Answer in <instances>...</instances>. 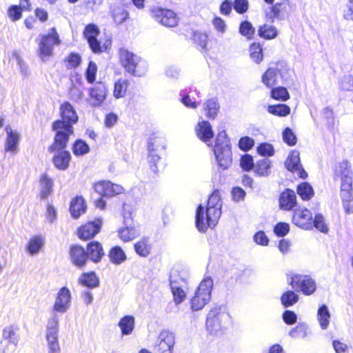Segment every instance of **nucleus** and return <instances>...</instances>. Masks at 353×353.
Masks as SVG:
<instances>
[{
    "label": "nucleus",
    "mask_w": 353,
    "mask_h": 353,
    "mask_svg": "<svg viewBox=\"0 0 353 353\" xmlns=\"http://www.w3.org/2000/svg\"><path fill=\"white\" fill-rule=\"evenodd\" d=\"M270 161L264 159L257 162L254 171L259 176H268L270 173Z\"/></svg>",
    "instance_id": "42"
},
{
    "label": "nucleus",
    "mask_w": 353,
    "mask_h": 353,
    "mask_svg": "<svg viewBox=\"0 0 353 353\" xmlns=\"http://www.w3.org/2000/svg\"><path fill=\"white\" fill-rule=\"evenodd\" d=\"M134 318L130 315L123 316L119 321L118 325L123 335L131 334L134 327Z\"/></svg>",
    "instance_id": "30"
},
{
    "label": "nucleus",
    "mask_w": 353,
    "mask_h": 353,
    "mask_svg": "<svg viewBox=\"0 0 353 353\" xmlns=\"http://www.w3.org/2000/svg\"><path fill=\"white\" fill-rule=\"evenodd\" d=\"M289 280L292 288L297 292H301L304 295H311L316 290L315 281L309 275L292 274Z\"/></svg>",
    "instance_id": "8"
},
{
    "label": "nucleus",
    "mask_w": 353,
    "mask_h": 353,
    "mask_svg": "<svg viewBox=\"0 0 353 353\" xmlns=\"http://www.w3.org/2000/svg\"><path fill=\"white\" fill-rule=\"evenodd\" d=\"M87 250L88 257L94 262H99L104 254L101 245L97 241L90 243Z\"/></svg>",
    "instance_id": "28"
},
{
    "label": "nucleus",
    "mask_w": 353,
    "mask_h": 353,
    "mask_svg": "<svg viewBox=\"0 0 353 353\" xmlns=\"http://www.w3.org/2000/svg\"><path fill=\"white\" fill-rule=\"evenodd\" d=\"M99 32L97 27L95 25L90 24L86 26L84 31V36L87 40L96 38L99 34Z\"/></svg>",
    "instance_id": "61"
},
{
    "label": "nucleus",
    "mask_w": 353,
    "mask_h": 353,
    "mask_svg": "<svg viewBox=\"0 0 353 353\" xmlns=\"http://www.w3.org/2000/svg\"><path fill=\"white\" fill-rule=\"evenodd\" d=\"M283 139L285 143L289 145H294L296 143V137L292 130L287 128L283 132Z\"/></svg>",
    "instance_id": "56"
},
{
    "label": "nucleus",
    "mask_w": 353,
    "mask_h": 353,
    "mask_svg": "<svg viewBox=\"0 0 353 353\" xmlns=\"http://www.w3.org/2000/svg\"><path fill=\"white\" fill-rule=\"evenodd\" d=\"M7 137L6 139L4 150L6 152L15 154L18 152L20 135L17 131H14L10 126L6 128Z\"/></svg>",
    "instance_id": "20"
},
{
    "label": "nucleus",
    "mask_w": 353,
    "mask_h": 353,
    "mask_svg": "<svg viewBox=\"0 0 353 353\" xmlns=\"http://www.w3.org/2000/svg\"><path fill=\"white\" fill-rule=\"evenodd\" d=\"M108 256L112 263L119 265L126 260L123 250L119 246L114 247L109 252Z\"/></svg>",
    "instance_id": "34"
},
{
    "label": "nucleus",
    "mask_w": 353,
    "mask_h": 353,
    "mask_svg": "<svg viewBox=\"0 0 353 353\" xmlns=\"http://www.w3.org/2000/svg\"><path fill=\"white\" fill-rule=\"evenodd\" d=\"M70 161V154L67 151H61L54 155L53 162L56 168L64 170L68 168Z\"/></svg>",
    "instance_id": "29"
},
{
    "label": "nucleus",
    "mask_w": 353,
    "mask_h": 353,
    "mask_svg": "<svg viewBox=\"0 0 353 353\" xmlns=\"http://www.w3.org/2000/svg\"><path fill=\"white\" fill-rule=\"evenodd\" d=\"M312 214L307 209H296L294 211L292 221L299 228L308 230L312 228L311 220Z\"/></svg>",
    "instance_id": "18"
},
{
    "label": "nucleus",
    "mask_w": 353,
    "mask_h": 353,
    "mask_svg": "<svg viewBox=\"0 0 353 353\" xmlns=\"http://www.w3.org/2000/svg\"><path fill=\"white\" fill-rule=\"evenodd\" d=\"M163 148L161 144V140L157 138H151L148 141V153H159Z\"/></svg>",
    "instance_id": "51"
},
{
    "label": "nucleus",
    "mask_w": 353,
    "mask_h": 353,
    "mask_svg": "<svg viewBox=\"0 0 353 353\" xmlns=\"http://www.w3.org/2000/svg\"><path fill=\"white\" fill-rule=\"evenodd\" d=\"M289 69L282 64L277 63L275 67H270L262 74V83L269 88H272L279 83V79L286 82L289 77Z\"/></svg>",
    "instance_id": "7"
},
{
    "label": "nucleus",
    "mask_w": 353,
    "mask_h": 353,
    "mask_svg": "<svg viewBox=\"0 0 353 353\" xmlns=\"http://www.w3.org/2000/svg\"><path fill=\"white\" fill-rule=\"evenodd\" d=\"M41 192L40 196L42 199H45L50 194L52 190L53 182L50 178L46 174H43L41 177Z\"/></svg>",
    "instance_id": "33"
},
{
    "label": "nucleus",
    "mask_w": 353,
    "mask_h": 353,
    "mask_svg": "<svg viewBox=\"0 0 353 353\" xmlns=\"http://www.w3.org/2000/svg\"><path fill=\"white\" fill-rule=\"evenodd\" d=\"M97 66L93 61H90L85 71V78L88 83H92L96 79Z\"/></svg>",
    "instance_id": "50"
},
{
    "label": "nucleus",
    "mask_w": 353,
    "mask_h": 353,
    "mask_svg": "<svg viewBox=\"0 0 353 353\" xmlns=\"http://www.w3.org/2000/svg\"><path fill=\"white\" fill-rule=\"evenodd\" d=\"M181 103L188 108L196 109L199 103L196 101V99L189 94L181 93Z\"/></svg>",
    "instance_id": "49"
},
{
    "label": "nucleus",
    "mask_w": 353,
    "mask_h": 353,
    "mask_svg": "<svg viewBox=\"0 0 353 353\" xmlns=\"http://www.w3.org/2000/svg\"><path fill=\"white\" fill-rule=\"evenodd\" d=\"M330 313L325 305H322L317 311V320L323 330H326L330 325Z\"/></svg>",
    "instance_id": "32"
},
{
    "label": "nucleus",
    "mask_w": 353,
    "mask_h": 353,
    "mask_svg": "<svg viewBox=\"0 0 353 353\" xmlns=\"http://www.w3.org/2000/svg\"><path fill=\"white\" fill-rule=\"evenodd\" d=\"M314 226L320 232L327 234L329 231L327 225L325 221L323 216L321 214H316L314 221Z\"/></svg>",
    "instance_id": "47"
},
{
    "label": "nucleus",
    "mask_w": 353,
    "mask_h": 353,
    "mask_svg": "<svg viewBox=\"0 0 353 353\" xmlns=\"http://www.w3.org/2000/svg\"><path fill=\"white\" fill-rule=\"evenodd\" d=\"M250 58L256 64L260 63L263 59V50L260 44L252 43L250 47Z\"/></svg>",
    "instance_id": "40"
},
{
    "label": "nucleus",
    "mask_w": 353,
    "mask_h": 353,
    "mask_svg": "<svg viewBox=\"0 0 353 353\" xmlns=\"http://www.w3.org/2000/svg\"><path fill=\"white\" fill-rule=\"evenodd\" d=\"M108 93L107 86L101 82L90 90V103L92 106H99L105 101Z\"/></svg>",
    "instance_id": "15"
},
{
    "label": "nucleus",
    "mask_w": 353,
    "mask_h": 353,
    "mask_svg": "<svg viewBox=\"0 0 353 353\" xmlns=\"http://www.w3.org/2000/svg\"><path fill=\"white\" fill-rule=\"evenodd\" d=\"M38 41V56L42 61H47L52 55L54 46L60 44L61 40L56 29H50L47 34H40Z\"/></svg>",
    "instance_id": "6"
},
{
    "label": "nucleus",
    "mask_w": 353,
    "mask_h": 353,
    "mask_svg": "<svg viewBox=\"0 0 353 353\" xmlns=\"http://www.w3.org/2000/svg\"><path fill=\"white\" fill-rule=\"evenodd\" d=\"M285 164L288 170L297 172L301 178L305 179L307 176V172L303 169L300 163L299 152L298 151H292L288 157Z\"/></svg>",
    "instance_id": "17"
},
{
    "label": "nucleus",
    "mask_w": 353,
    "mask_h": 353,
    "mask_svg": "<svg viewBox=\"0 0 353 353\" xmlns=\"http://www.w3.org/2000/svg\"><path fill=\"white\" fill-rule=\"evenodd\" d=\"M232 325V318L225 305H214L208 313L205 325L208 333L221 336Z\"/></svg>",
    "instance_id": "2"
},
{
    "label": "nucleus",
    "mask_w": 353,
    "mask_h": 353,
    "mask_svg": "<svg viewBox=\"0 0 353 353\" xmlns=\"http://www.w3.org/2000/svg\"><path fill=\"white\" fill-rule=\"evenodd\" d=\"M86 205L81 196H77L70 203V211L73 218H79L81 214L85 212Z\"/></svg>",
    "instance_id": "27"
},
{
    "label": "nucleus",
    "mask_w": 353,
    "mask_h": 353,
    "mask_svg": "<svg viewBox=\"0 0 353 353\" xmlns=\"http://www.w3.org/2000/svg\"><path fill=\"white\" fill-rule=\"evenodd\" d=\"M203 111L208 119H215L220 108L219 103L216 99H210L205 101L203 105Z\"/></svg>",
    "instance_id": "26"
},
{
    "label": "nucleus",
    "mask_w": 353,
    "mask_h": 353,
    "mask_svg": "<svg viewBox=\"0 0 353 353\" xmlns=\"http://www.w3.org/2000/svg\"><path fill=\"white\" fill-rule=\"evenodd\" d=\"M307 326L299 323L290 331L289 335L294 339H303L307 336Z\"/></svg>",
    "instance_id": "46"
},
{
    "label": "nucleus",
    "mask_w": 353,
    "mask_h": 353,
    "mask_svg": "<svg viewBox=\"0 0 353 353\" xmlns=\"http://www.w3.org/2000/svg\"><path fill=\"white\" fill-rule=\"evenodd\" d=\"M159 160L160 157L159 153H148V161L150 164V169L154 173H157L158 172L157 163Z\"/></svg>",
    "instance_id": "59"
},
{
    "label": "nucleus",
    "mask_w": 353,
    "mask_h": 353,
    "mask_svg": "<svg viewBox=\"0 0 353 353\" xmlns=\"http://www.w3.org/2000/svg\"><path fill=\"white\" fill-rule=\"evenodd\" d=\"M70 257L75 265L81 267L85 263L88 255L83 248L74 245L71 247Z\"/></svg>",
    "instance_id": "24"
},
{
    "label": "nucleus",
    "mask_w": 353,
    "mask_h": 353,
    "mask_svg": "<svg viewBox=\"0 0 353 353\" xmlns=\"http://www.w3.org/2000/svg\"><path fill=\"white\" fill-rule=\"evenodd\" d=\"M124 223L126 226L119 230V236L124 242L131 241L139 236V232L134 225L128 224L127 220Z\"/></svg>",
    "instance_id": "25"
},
{
    "label": "nucleus",
    "mask_w": 353,
    "mask_h": 353,
    "mask_svg": "<svg viewBox=\"0 0 353 353\" xmlns=\"http://www.w3.org/2000/svg\"><path fill=\"white\" fill-rule=\"evenodd\" d=\"M119 61L125 72L132 76H143L148 70L145 60L125 48L119 50Z\"/></svg>",
    "instance_id": "3"
},
{
    "label": "nucleus",
    "mask_w": 353,
    "mask_h": 353,
    "mask_svg": "<svg viewBox=\"0 0 353 353\" xmlns=\"http://www.w3.org/2000/svg\"><path fill=\"white\" fill-rule=\"evenodd\" d=\"M154 17L166 27H174L178 23V19L176 14L168 9L158 8L153 10Z\"/></svg>",
    "instance_id": "14"
},
{
    "label": "nucleus",
    "mask_w": 353,
    "mask_h": 353,
    "mask_svg": "<svg viewBox=\"0 0 353 353\" xmlns=\"http://www.w3.org/2000/svg\"><path fill=\"white\" fill-rule=\"evenodd\" d=\"M222 203L219 191H214L209 197L207 209L211 224H217L221 215Z\"/></svg>",
    "instance_id": "11"
},
{
    "label": "nucleus",
    "mask_w": 353,
    "mask_h": 353,
    "mask_svg": "<svg viewBox=\"0 0 353 353\" xmlns=\"http://www.w3.org/2000/svg\"><path fill=\"white\" fill-rule=\"evenodd\" d=\"M101 225L102 220L100 219L87 223L79 229V237L84 240L93 238L99 232Z\"/></svg>",
    "instance_id": "16"
},
{
    "label": "nucleus",
    "mask_w": 353,
    "mask_h": 353,
    "mask_svg": "<svg viewBox=\"0 0 353 353\" xmlns=\"http://www.w3.org/2000/svg\"><path fill=\"white\" fill-rule=\"evenodd\" d=\"M72 150L76 156H83L89 152L90 148L85 141L78 139L73 144Z\"/></svg>",
    "instance_id": "43"
},
{
    "label": "nucleus",
    "mask_w": 353,
    "mask_h": 353,
    "mask_svg": "<svg viewBox=\"0 0 353 353\" xmlns=\"http://www.w3.org/2000/svg\"><path fill=\"white\" fill-rule=\"evenodd\" d=\"M94 189L99 195L104 196H114L124 191V188L121 185L105 181L95 183Z\"/></svg>",
    "instance_id": "12"
},
{
    "label": "nucleus",
    "mask_w": 353,
    "mask_h": 353,
    "mask_svg": "<svg viewBox=\"0 0 353 353\" xmlns=\"http://www.w3.org/2000/svg\"><path fill=\"white\" fill-rule=\"evenodd\" d=\"M296 192L304 201H308L314 196L312 187L306 182L301 183L297 186Z\"/></svg>",
    "instance_id": "37"
},
{
    "label": "nucleus",
    "mask_w": 353,
    "mask_h": 353,
    "mask_svg": "<svg viewBox=\"0 0 353 353\" xmlns=\"http://www.w3.org/2000/svg\"><path fill=\"white\" fill-rule=\"evenodd\" d=\"M240 165L243 170H251L254 167V161L252 157L250 154H245L242 156L241 158Z\"/></svg>",
    "instance_id": "55"
},
{
    "label": "nucleus",
    "mask_w": 353,
    "mask_h": 353,
    "mask_svg": "<svg viewBox=\"0 0 353 353\" xmlns=\"http://www.w3.org/2000/svg\"><path fill=\"white\" fill-rule=\"evenodd\" d=\"M61 119L53 123L52 129L56 132L54 143L50 150H61L66 147L69 137L73 134L72 125L78 121V116L69 102L63 103L60 108Z\"/></svg>",
    "instance_id": "1"
},
{
    "label": "nucleus",
    "mask_w": 353,
    "mask_h": 353,
    "mask_svg": "<svg viewBox=\"0 0 353 353\" xmlns=\"http://www.w3.org/2000/svg\"><path fill=\"white\" fill-rule=\"evenodd\" d=\"M129 84L128 79H119L116 81L113 90L114 97L116 99L123 98L126 95Z\"/></svg>",
    "instance_id": "31"
},
{
    "label": "nucleus",
    "mask_w": 353,
    "mask_h": 353,
    "mask_svg": "<svg viewBox=\"0 0 353 353\" xmlns=\"http://www.w3.org/2000/svg\"><path fill=\"white\" fill-rule=\"evenodd\" d=\"M45 245V238L41 235L32 236L26 246V251L31 256L37 255Z\"/></svg>",
    "instance_id": "22"
},
{
    "label": "nucleus",
    "mask_w": 353,
    "mask_h": 353,
    "mask_svg": "<svg viewBox=\"0 0 353 353\" xmlns=\"http://www.w3.org/2000/svg\"><path fill=\"white\" fill-rule=\"evenodd\" d=\"M216 224H211L208 209L200 205L196 212V225L200 232H205L208 228H214Z\"/></svg>",
    "instance_id": "19"
},
{
    "label": "nucleus",
    "mask_w": 353,
    "mask_h": 353,
    "mask_svg": "<svg viewBox=\"0 0 353 353\" xmlns=\"http://www.w3.org/2000/svg\"><path fill=\"white\" fill-rule=\"evenodd\" d=\"M268 111L276 116L286 117L290 113V108L285 104L270 105L268 107Z\"/></svg>",
    "instance_id": "38"
},
{
    "label": "nucleus",
    "mask_w": 353,
    "mask_h": 353,
    "mask_svg": "<svg viewBox=\"0 0 353 353\" xmlns=\"http://www.w3.org/2000/svg\"><path fill=\"white\" fill-rule=\"evenodd\" d=\"M128 12L122 8H115L112 12V17L117 24L122 23L128 17Z\"/></svg>",
    "instance_id": "54"
},
{
    "label": "nucleus",
    "mask_w": 353,
    "mask_h": 353,
    "mask_svg": "<svg viewBox=\"0 0 353 353\" xmlns=\"http://www.w3.org/2000/svg\"><path fill=\"white\" fill-rule=\"evenodd\" d=\"M136 252L141 256H147L149 255L151 246L148 238H143L134 244Z\"/></svg>",
    "instance_id": "36"
},
{
    "label": "nucleus",
    "mask_w": 353,
    "mask_h": 353,
    "mask_svg": "<svg viewBox=\"0 0 353 353\" xmlns=\"http://www.w3.org/2000/svg\"><path fill=\"white\" fill-rule=\"evenodd\" d=\"M214 153L218 164L223 170L228 169L232 164V152L230 140L225 131L219 132L214 145Z\"/></svg>",
    "instance_id": "4"
},
{
    "label": "nucleus",
    "mask_w": 353,
    "mask_h": 353,
    "mask_svg": "<svg viewBox=\"0 0 353 353\" xmlns=\"http://www.w3.org/2000/svg\"><path fill=\"white\" fill-rule=\"evenodd\" d=\"M174 344V334L168 330H163L159 335L155 350L158 353H172Z\"/></svg>",
    "instance_id": "10"
},
{
    "label": "nucleus",
    "mask_w": 353,
    "mask_h": 353,
    "mask_svg": "<svg viewBox=\"0 0 353 353\" xmlns=\"http://www.w3.org/2000/svg\"><path fill=\"white\" fill-rule=\"evenodd\" d=\"M213 285V280L209 276L201 281L190 299V308L193 312L202 310L209 303Z\"/></svg>",
    "instance_id": "5"
},
{
    "label": "nucleus",
    "mask_w": 353,
    "mask_h": 353,
    "mask_svg": "<svg viewBox=\"0 0 353 353\" xmlns=\"http://www.w3.org/2000/svg\"><path fill=\"white\" fill-rule=\"evenodd\" d=\"M259 35L265 39H272L277 36V30L274 26L265 24L260 26L259 30Z\"/></svg>",
    "instance_id": "39"
},
{
    "label": "nucleus",
    "mask_w": 353,
    "mask_h": 353,
    "mask_svg": "<svg viewBox=\"0 0 353 353\" xmlns=\"http://www.w3.org/2000/svg\"><path fill=\"white\" fill-rule=\"evenodd\" d=\"M271 97L274 99L285 101L289 99L290 94L285 88L279 86L272 88L271 90Z\"/></svg>",
    "instance_id": "44"
},
{
    "label": "nucleus",
    "mask_w": 353,
    "mask_h": 353,
    "mask_svg": "<svg viewBox=\"0 0 353 353\" xmlns=\"http://www.w3.org/2000/svg\"><path fill=\"white\" fill-rule=\"evenodd\" d=\"M239 32L248 39H251L255 32V29L249 21H245L241 23Z\"/></svg>",
    "instance_id": "48"
},
{
    "label": "nucleus",
    "mask_w": 353,
    "mask_h": 353,
    "mask_svg": "<svg viewBox=\"0 0 353 353\" xmlns=\"http://www.w3.org/2000/svg\"><path fill=\"white\" fill-rule=\"evenodd\" d=\"M172 293L174 302L176 305L181 304L186 298V293L182 288H176L174 285Z\"/></svg>",
    "instance_id": "52"
},
{
    "label": "nucleus",
    "mask_w": 353,
    "mask_h": 353,
    "mask_svg": "<svg viewBox=\"0 0 353 353\" xmlns=\"http://www.w3.org/2000/svg\"><path fill=\"white\" fill-rule=\"evenodd\" d=\"M258 152L262 156H272L274 154V148L271 144L262 143L258 147Z\"/></svg>",
    "instance_id": "64"
},
{
    "label": "nucleus",
    "mask_w": 353,
    "mask_h": 353,
    "mask_svg": "<svg viewBox=\"0 0 353 353\" xmlns=\"http://www.w3.org/2000/svg\"><path fill=\"white\" fill-rule=\"evenodd\" d=\"M194 130L196 137L200 140L205 143L208 146L213 147L211 139L214 137V132L209 121L204 120L199 121L195 126Z\"/></svg>",
    "instance_id": "13"
},
{
    "label": "nucleus",
    "mask_w": 353,
    "mask_h": 353,
    "mask_svg": "<svg viewBox=\"0 0 353 353\" xmlns=\"http://www.w3.org/2000/svg\"><path fill=\"white\" fill-rule=\"evenodd\" d=\"M288 1L285 0L281 3H276L272 8L274 17L280 18L284 17L288 12Z\"/></svg>",
    "instance_id": "45"
},
{
    "label": "nucleus",
    "mask_w": 353,
    "mask_h": 353,
    "mask_svg": "<svg viewBox=\"0 0 353 353\" xmlns=\"http://www.w3.org/2000/svg\"><path fill=\"white\" fill-rule=\"evenodd\" d=\"M299 300V296L294 291H287L283 294L281 297L282 304L285 307H288L293 305Z\"/></svg>",
    "instance_id": "41"
},
{
    "label": "nucleus",
    "mask_w": 353,
    "mask_h": 353,
    "mask_svg": "<svg viewBox=\"0 0 353 353\" xmlns=\"http://www.w3.org/2000/svg\"><path fill=\"white\" fill-rule=\"evenodd\" d=\"M340 88L346 91L353 90V76L345 75L340 81Z\"/></svg>",
    "instance_id": "57"
},
{
    "label": "nucleus",
    "mask_w": 353,
    "mask_h": 353,
    "mask_svg": "<svg viewBox=\"0 0 353 353\" xmlns=\"http://www.w3.org/2000/svg\"><path fill=\"white\" fill-rule=\"evenodd\" d=\"M296 205V196L294 191L287 189L279 198L280 208L285 210H291Z\"/></svg>",
    "instance_id": "21"
},
{
    "label": "nucleus",
    "mask_w": 353,
    "mask_h": 353,
    "mask_svg": "<svg viewBox=\"0 0 353 353\" xmlns=\"http://www.w3.org/2000/svg\"><path fill=\"white\" fill-rule=\"evenodd\" d=\"M46 329H59V316L57 313L52 312L48 320Z\"/></svg>",
    "instance_id": "62"
},
{
    "label": "nucleus",
    "mask_w": 353,
    "mask_h": 353,
    "mask_svg": "<svg viewBox=\"0 0 353 353\" xmlns=\"http://www.w3.org/2000/svg\"><path fill=\"white\" fill-rule=\"evenodd\" d=\"M342 201L344 210L346 213L350 214L353 212V199L349 192H345L342 194Z\"/></svg>",
    "instance_id": "53"
},
{
    "label": "nucleus",
    "mask_w": 353,
    "mask_h": 353,
    "mask_svg": "<svg viewBox=\"0 0 353 353\" xmlns=\"http://www.w3.org/2000/svg\"><path fill=\"white\" fill-rule=\"evenodd\" d=\"M72 296L70 291L66 287L61 288L57 294L52 306V312L64 314L71 306Z\"/></svg>",
    "instance_id": "9"
},
{
    "label": "nucleus",
    "mask_w": 353,
    "mask_h": 353,
    "mask_svg": "<svg viewBox=\"0 0 353 353\" xmlns=\"http://www.w3.org/2000/svg\"><path fill=\"white\" fill-rule=\"evenodd\" d=\"M79 282L89 288H95L99 285V279L94 272L82 274L79 279Z\"/></svg>",
    "instance_id": "35"
},
{
    "label": "nucleus",
    "mask_w": 353,
    "mask_h": 353,
    "mask_svg": "<svg viewBox=\"0 0 353 353\" xmlns=\"http://www.w3.org/2000/svg\"><path fill=\"white\" fill-rule=\"evenodd\" d=\"M290 230V226L286 223H277L274 229V232L277 236H285Z\"/></svg>",
    "instance_id": "60"
},
{
    "label": "nucleus",
    "mask_w": 353,
    "mask_h": 353,
    "mask_svg": "<svg viewBox=\"0 0 353 353\" xmlns=\"http://www.w3.org/2000/svg\"><path fill=\"white\" fill-rule=\"evenodd\" d=\"M193 40L195 43L204 49L208 42V36L205 33L196 32L193 35Z\"/></svg>",
    "instance_id": "58"
},
{
    "label": "nucleus",
    "mask_w": 353,
    "mask_h": 353,
    "mask_svg": "<svg viewBox=\"0 0 353 353\" xmlns=\"http://www.w3.org/2000/svg\"><path fill=\"white\" fill-rule=\"evenodd\" d=\"M254 140L249 137H242L239 142V146L240 149L248 151L251 149L254 145Z\"/></svg>",
    "instance_id": "63"
},
{
    "label": "nucleus",
    "mask_w": 353,
    "mask_h": 353,
    "mask_svg": "<svg viewBox=\"0 0 353 353\" xmlns=\"http://www.w3.org/2000/svg\"><path fill=\"white\" fill-rule=\"evenodd\" d=\"M2 337L8 343L14 345L15 347L17 346L20 340L19 328L14 325L6 326L3 330Z\"/></svg>",
    "instance_id": "23"
}]
</instances>
